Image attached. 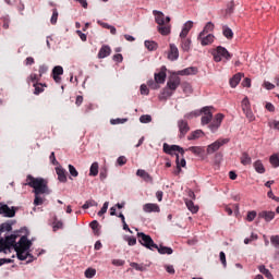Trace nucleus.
I'll return each instance as SVG.
<instances>
[{
	"label": "nucleus",
	"instance_id": "f257e3e1",
	"mask_svg": "<svg viewBox=\"0 0 279 279\" xmlns=\"http://www.w3.org/2000/svg\"><path fill=\"white\" fill-rule=\"evenodd\" d=\"M25 186H31L35 195H49V186L47 180L43 178H34L32 174L26 177Z\"/></svg>",
	"mask_w": 279,
	"mask_h": 279
},
{
	"label": "nucleus",
	"instance_id": "f03ea898",
	"mask_svg": "<svg viewBox=\"0 0 279 279\" xmlns=\"http://www.w3.org/2000/svg\"><path fill=\"white\" fill-rule=\"evenodd\" d=\"M180 84H182V80L180 78V76H170L166 87L159 95V99H169V97H172L173 93L178 90Z\"/></svg>",
	"mask_w": 279,
	"mask_h": 279
},
{
	"label": "nucleus",
	"instance_id": "7ed1b4c3",
	"mask_svg": "<svg viewBox=\"0 0 279 279\" xmlns=\"http://www.w3.org/2000/svg\"><path fill=\"white\" fill-rule=\"evenodd\" d=\"M214 60L216 62H228L232 60V54L228 51L222 46H218L214 51H213Z\"/></svg>",
	"mask_w": 279,
	"mask_h": 279
},
{
	"label": "nucleus",
	"instance_id": "20e7f679",
	"mask_svg": "<svg viewBox=\"0 0 279 279\" xmlns=\"http://www.w3.org/2000/svg\"><path fill=\"white\" fill-rule=\"evenodd\" d=\"M137 239L138 243H141V245H143L147 250H154V247H158V244L154 243V240L144 232H138Z\"/></svg>",
	"mask_w": 279,
	"mask_h": 279
},
{
	"label": "nucleus",
	"instance_id": "39448f33",
	"mask_svg": "<svg viewBox=\"0 0 279 279\" xmlns=\"http://www.w3.org/2000/svg\"><path fill=\"white\" fill-rule=\"evenodd\" d=\"M163 153L168 154V156H184V148L178 146V145H169L167 143L163 144Z\"/></svg>",
	"mask_w": 279,
	"mask_h": 279
},
{
	"label": "nucleus",
	"instance_id": "423d86ee",
	"mask_svg": "<svg viewBox=\"0 0 279 279\" xmlns=\"http://www.w3.org/2000/svg\"><path fill=\"white\" fill-rule=\"evenodd\" d=\"M223 119H226V116L223 113H217L214 117V119H211V121L209 122L208 129L210 130V132H213V134H215V132H217V130L221 128V123H223Z\"/></svg>",
	"mask_w": 279,
	"mask_h": 279
},
{
	"label": "nucleus",
	"instance_id": "0eeeda50",
	"mask_svg": "<svg viewBox=\"0 0 279 279\" xmlns=\"http://www.w3.org/2000/svg\"><path fill=\"white\" fill-rule=\"evenodd\" d=\"M230 143V138H219L213 144L207 146V154H215V151H219V148L223 147V145H228Z\"/></svg>",
	"mask_w": 279,
	"mask_h": 279
},
{
	"label": "nucleus",
	"instance_id": "6e6552de",
	"mask_svg": "<svg viewBox=\"0 0 279 279\" xmlns=\"http://www.w3.org/2000/svg\"><path fill=\"white\" fill-rule=\"evenodd\" d=\"M210 108L213 107H203L201 109V112L203 114L201 118L202 125H208L210 121H213V111H210Z\"/></svg>",
	"mask_w": 279,
	"mask_h": 279
},
{
	"label": "nucleus",
	"instance_id": "1a4fd4ad",
	"mask_svg": "<svg viewBox=\"0 0 279 279\" xmlns=\"http://www.w3.org/2000/svg\"><path fill=\"white\" fill-rule=\"evenodd\" d=\"M0 215L2 217L12 218L16 215V207H10L7 204L0 203Z\"/></svg>",
	"mask_w": 279,
	"mask_h": 279
},
{
	"label": "nucleus",
	"instance_id": "9d476101",
	"mask_svg": "<svg viewBox=\"0 0 279 279\" xmlns=\"http://www.w3.org/2000/svg\"><path fill=\"white\" fill-rule=\"evenodd\" d=\"M197 40H199L202 47H207V45H213L215 43V35L201 32L197 36Z\"/></svg>",
	"mask_w": 279,
	"mask_h": 279
},
{
	"label": "nucleus",
	"instance_id": "9b49d317",
	"mask_svg": "<svg viewBox=\"0 0 279 279\" xmlns=\"http://www.w3.org/2000/svg\"><path fill=\"white\" fill-rule=\"evenodd\" d=\"M32 247V241L27 239V235H23L19 242L14 245V250L29 251Z\"/></svg>",
	"mask_w": 279,
	"mask_h": 279
},
{
	"label": "nucleus",
	"instance_id": "f8f14e48",
	"mask_svg": "<svg viewBox=\"0 0 279 279\" xmlns=\"http://www.w3.org/2000/svg\"><path fill=\"white\" fill-rule=\"evenodd\" d=\"M153 14L155 16V23H157V25L159 26L165 25V23H171V17H165V13H162L161 11L154 10Z\"/></svg>",
	"mask_w": 279,
	"mask_h": 279
},
{
	"label": "nucleus",
	"instance_id": "ddd939ff",
	"mask_svg": "<svg viewBox=\"0 0 279 279\" xmlns=\"http://www.w3.org/2000/svg\"><path fill=\"white\" fill-rule=\"evenodd\" d=\"M178 128L180 132V138H184V136H186V134H189V131L191 130L186 120H179Z\"/></svg>",
	"mask_w": 279,
	"mask_h": 279
},
{
	"label": "nucleus",
	"instance_id": "4468645a",
	"mask_svg": "<svg viewBox=\"0 0 279 279\" xmlns=\"http://www.w3.org/2000/svg\"><path fill=\"white\" fill-rule=\"evenodd\" d=\"M60 75H64V69L62 65H56L52 69V78L54 80L56 84H60L62 82V77Z\"/></svg>",
	"mask_w": 279,
	"mask_h": 279
},
{
	"label": "nucleus",
	"instance_id": "2eb2a0df",
	"mask_svg": "<svg viewBox=\"0 0 279 279\" xmlns=\"http://www.w3.org/2000/svg\"><path fill=\"white\" fill-rule=\"evenodd\" d=\"M167 80V68L161 66L158 73H155V82L156 84H165Z\"/></svg>",
	"mask_w": 279,
	"mask_h": 279
},
{
	"label": "nucleus",
	"instance_id": "dca6fc26",
	"mask_svg": "<svg viewBox=\"0 0 279 279\" xmlns=\"http://www.w3.org/2000/svg\"><path fill=\"white\" fill-rule=\"evenodd\" d=\"M178 58H180V51L178 50V46H175V44H170L168 59H170L172 62H174V60H178Z\"/></svg>",
	"mask_w": 279,
	"mask_h": 279
},
{
	"label": "nucleus",
	"instance_id": "f3484780",
	"mask_svg": "<svg viewBox=\"0 0 279 279\" xmlns=\"http://www.w3.org/2000/svg\"><path fill=\"white\" fill-rule=\"evenodd\" d=\"M15 252L19 260H27V258H31L28 263H32V260H34V255L29 254L28 251L15 250Z\"/></svg>",
	"mask_w": 279,
	"mask_h": 279
},
{
	"label": "nucleus",
	"instance_id": "a211bd4d",
	"mask_svg": "<svg viewBox=\"0 0 279 279\" xmlns=\"http://www.w3.org/2000/svg\"><path fill=\"white\" fill-rule=\"evenodd\" d=\"M193 29V21H187L183 24L182 31L179 35V38H186L189 36V32Z\"/></svg>",
	"mask_w": 279,
	"mask_h": 279
},
{
	"label": "nucleus",
	"instance_id": "6ab92c4d",
	"mask_svg": "<svg viewBox=\"0 0 279 279\" xmlns=\"http://www.w3.org/2000/svg\"><path fill=\"white\" fill-rule=\"evenodd\" d=\"M144 213H160V206L156 203H146L143 205Z\"/></svg>",
	"mask_w": 279,
	"mask_h": 279
},
{
	"label": "nucleus",
	"instance_id": "aec40b11",
	"mask_svg": "<svg viewBox=\"0 0 279 279\" xmlns=\"http://www.w3.org/2000/svg\"><path fill=\"white\" fill-rule=\"evenodd\" d=\"M16 239H19V235H16L14 233L11 234V235L5 236L4 243L8 247V250H12V247L14 250V245H16Z\"/></svg>",
	"mask_w": 279,
	"mask_h": 279
},
{
	"label": "nucleus",
	"instance_id": "412c9836",
	"mask_svg": "<svg viewBox=\"0 0 279 279\" xmlns=\"http://www.w3.org/2000/svg\"><path fill=\"white\" fill-rule=\"evenodd\" d=\"M180 47L182 49V51H191V45H192V40L189 37H180Z\"/></svg>",
	"mask_w": 279,
	"mask_h": 279
},
{
	"label": "nucleus",
	"instance_id": "4be33fe9",
	"mask_svg": "<svg viewBox=\"0 0 279 279\" xmlns=\"http://www.w3.org/2000/svg\"><path fill=\"white\" fill-rule=\"evenodd\" d=\"M258 217L269 223V221H274L276 213L264 210L258 214Z\"/></svg>",
	"mask_w": 279,
	"mask_h": 279
},
{
	"label": "nucleus",
	"instance_id": "5701e85b",
	"mask_svg": "<svg viewBox=\"0 0 279 279\" xmlns=\"http://www.w3.org/2000/svg\"><path fill=\"white\" fill-rule=\"evenodd\" d=\"M242 77L243 73L234 74L229 81L231 88H236V86H239V84L241 83Z\"/></svg>",
	"mask_w": 279,
	"mask_h": 279
},
{
	"label": "nucleus",
	"instance_id": "b1692460",
	"mask_svg": "<svg viewBox=\"0 0 279 279\" xmlns=\"http://www.w3.org/2000/svg\"><path fill=\"white\" fill-rule=\"evenodd\" d=\"M196 73H197V68L190 66V68L178 71L177 75H182V76H184V75H196Z\"/></svg>",
	"mask_w": 279,
	"mask_h": 279
},
{
	"label": "nucleus",
	"instance_id": "393cba45",
	"mask_svg": "<svg viewBox=\"0 0 279 279\" xmlns=\"http://www.w3.org/2000/svg\"><path fill=\"white\" fill-rule=\"evenodd\" d=\"M56 173L58 175L59 182H62L63 184L66 182V170L62 167L56 168Z\"/></svg>",
	"mask_w": 279,
	"mask_h": 279
},
{
	"label": "nucleus",
	"instance_id": "a878e982",
	"mask_svg": "<svg viewBox=\"0 0 279 279\" xmlns=\"http://www.w3.org/2000/svg\"><path fill=\"white\" fill-rule=\"evenodd\" d=\"M112 50L110 49V46H102L98 52V58L101 60L104 58H108Z\"/></svg>",
	"mask_w": 279,
	"mask_h": 279
},
{
	"label": "nucleus",
	"instance_id": "bb28decb",
	"mask_svg": "<svg viewBox=\"0 0 279 279\" xmlns=\"http://www.w3.org/2000/svg\"><path fill=\"white\" fill-rule=\"evenodd\" d=\"M185 205H186L187 210L193 213V215H195L199 211V207L197 205H195V203H193V201H191V199H185Z\"/></svg>",
	"mask_w": 279,
	"mask_h": 279
},
{
	"label": "nucleus",
	"instance_id": "cd10ccee",
	"mask_svg": "<svg viewBox=\"0 0 279 279\" xmlns=\"http://www.w3.org/2000/svg\"><path fill=\"white\" fill-rule=\"evenodd\" d=\"M253 167L256 171V173H265L266 169H265V165H263V161L260 159H257L256 161H254Z\"/></svg>",
	"mask_w": 279,
	"mask_h": 279
},
{
	"label": "nucleus",
	"instance_id": "c85d7f7f",
	"mask_svg": "<svg viewBox=\"0 0 279 279\" xmlns=\"http://www.w3.org/2000/svg\"><path fill=\"white\" fill-rule=\"evenodd\" d=\"M222 34L228 40H232L234 38V32H232V28L228 25L222 26Z\"/></svg>",
	"mask_w": 279,
	"mask_h": 279
},
{
	"label": "nucleus",
	"instance_id": "c756f323",
	"mask_svg": "<svg viewBox=\"0 0 279 279\" xmlns=\"http://www.w3.org/2000/svg\"><path fill=\"white\" fill-rule=\"evenodd\" d=\"M202 136H204V131L195 130L187 136V141H197V138H202Z\"/></svg>",
	"mask_w": 279,
	"mask_h": 279
},
{
	"label": "nucleus",
	"instance_id": "7c9ffc66",
	"mask_svg": "<svg viewBox=\"0 0 279 279\" xmlns=\"http://www.w3.org/2000/svg\"><path fill=\"white\" fill-rule=\"evenodd\" d=\"M136 175H138V178H142L143 180H145V182H151V175L149 173H147V171L143 170V169H138L136 171Z\"/></svg>",
	"mask_w": 279,
	"mask_h": 279
},
{
	"label": "nucleus",
	"instance_id": "2f4dec72",
	"mask_svg": "<svg viewBox=\"0 0 279 279\" xmlns=\"http://www.w3.org/2000/svg\"><path fill=\"white\" fill-rule=\"evenodd\" d=\"M157 29L161 36H169L171 34V25H159Z\"/></svg>",
	"mask_w": 279,
	"mask_h": 279
},
{
	"label": "nucleus",
	"instance_id": "473e14b6",
	"mask_svg": "<svg viewBox=\"0 0 279 279\" xmlns=\"http://www.w3.org/2000/svg\"><path fill=\"white\" fill-rule=\"evenodd\" d=\"M154 250L158 251L159 254H168V255L173 254V248L169 246L157 245V247H154Z\"/></svg>",
	"mask_w": 279,
	"mask_h": 279
},
{
	"label": "nucleus",
	"instance_id": "72a5a7b5",
	"mask_svg": "<svg viewBox=\"0 0 279 279\" xmlns=\"http://www.w3.org/2000/svg\"><path fill=\"white\" fill-rule=\"evenodd\" d=\"M240 160L241 165H243L244 167H247V165H252V157H250V154L247 153H242Z\"/></svg>",
	"mask_w": 279,
	"mask_h": 279
},
{
	"label": "nucleus",
	"instance_id": "f704fd0d",
	"mask_svg": "<svg viewBox=\"0 0 279 279\" xmlns=\"http://www.w3.org/2000/svg\"><path fill=\"white\" fill-rule=\"evenodd\" d=\"M202 114V111L201 110H194V111H191V112H187L184 114V119L186 121H191V119H195L197 117H201Z\"/></svg>",
	"mask_w": 279,
	"mask_h": 279
},
{
	"label": "nucleus",
	"instance_id": "c9c22d12",
	"mask_svg": "<svg viewBox=\"0 0 279 279\" xmlns=\"http://www.w3.org/2000/svg\"><path fill=\"white\" fill-rule=\"evenodd\" d=\"M186 150L194 154V156H202V154H204V148L202 146H192L189 147Z\"/></svg>",
	"mask_w": 279,
	"mask_h": 279
},
{
	"label": "nucleus",
	"instance_id": "e433bc0d",
	"mask_svg": "<svg viewBox=\"0 0 279 279\" xmlns=\"http://www.w3.org/2000/svg\"><path fill=\"white\" fill-rule=\"evenodd\" d=\"M144 45L148 51H156L158 49V44L154 40H145Z\"/></svg>",
	"mask_w": 279,
	"mask_h": 279
},
{
	"label": "nucleus",
	"instance_id": "4c0bfd02",
	"mask_svg": "<svg viewBox=\"0 0 279 279\" xmlns=\"http://www.w3.org/2000/svg\"><path fill=\"white\" fill-rule=\"evenodd\" d=\"M98 174H99V163L98 162H93L90 168H89V175L95 178Z\"/></svg>",
	"mask_w": 279,
	"mask_h": 279
},
{
	"label": "nucleus",
	"instance_id": "58836bf2",
	"mask_svg": "<svg viewBox=\"0 0 279 279\" xmlns=\"http://www.w3.org/2000/svg\"><path fill=\"white\" fill-rule=\"evenodd\" d=\"M258 271H260L266 278L274 279V275L265 267V265L258 266Z\"/></svg>",
	"mask_w": 279,
	"mask_h": 279
},
{
	"label": "nucleus",
	"instance_id": "ea45409f",
	"mask_svg": "<svg viewBox=\"0 0 279 279\" xmlns=\"http://www.w3.org/2000/svg\"><path fill=\"white\" fill-rule=\"evenodd\" d=\"M40 74H36V73H32L28 78H27V82L29 84V82H32V84H38V82H40Z\"/></svg>",
	"mask_w": 279,
	"mask_h": 279
},
{
	"label": "nucleus",
	"instance_id": "a19ab883",
	"mask_svg": "<svg viewBox=\"0 0 279 279\" xmlns=\"http://www.w3.org/2000/svg\"><path fill=\"white\" fill-rule=\"evenodd\" d=\"M89 227L92 228V230L94 231V234L96 236H99L100 231H99V222L97 220H94L89 223Z\"/></svg>",
	"mask_w": 279,
	"mask_h": 279
},
{
	"label": "nucleus",
	"instance_id": "79ce46f5",
	"mask_svg": "<svg viewBox=\"0 0 279 279\" xmlns=\"http://www.w3.org/2000/svg\"><path fill=\"white\" fill-rule=\"evenodd\" d=\"M0 232H12V222L10 221L3 222L0 226Z\"/></svg>",
	"mask_w": 279,
	"mask_h": 279
},
{
	"label": "nucleus",
	"instance_id": "37998d69",
	"mask_svg": "<svg viewBox=\"0 0 279 279\" xmlns=\"http://www.w3.org/2000/svg\"><path fill=\"white\" fill-rule=\"evenodd\" d=\"M45 194H35L34 205L35 206H43L45 204V198L43 197Z\"/></svg>",
	"mask_w": 279,
	"mask_h": 279
},
{
	"label": "nucleus",
	"instance_id": "c03bdc74",
	"mask_svg": "<svg viewBox=\"0 0 279 279\" xmlns=\"http://www.w3.org/2000/svg\"><path fill=\"white\" fill-rule=\"evenodd\" d=\"M93 206H98L97 202L95 199H88L84 203L82 208L83 210H88V208H92Z\"/></svg>",
	"mask_w": 279,
	"mask_h": 279
},
{
	"label": "nucleus",
	"instance_id": "a18cd8bd",
	"mask_svg": "<svg viewBox=\"0 0 279 279\" xmlns=\"http://www.w3.org/2000/svg\"><path fill=\"white\" fill-rule=\"evenodd\" d=\"M214 31H215V24L213 22H207L202 32H204V34H208Z\"/></svg>",
	"mask_w": 279,
	"mask_h": 279
},
{
	"label": "nucleus",
	"instance_id": "49530a36",
	"mask_svg": "<svg viewBox=\"0 0 279 279\" xmlns=\"http://www.w3.org/2000/svg\"><path fill=\"white\" fill-rule=\"evenodd\" d=\"M183 93H185V95H191V93H193V87L189 84V83H182L181 85Z\"/></svg>",
	"mask_w": 279,
	"mask_h": 279
},
{
	"label": "nucleus",
	"instance_id": "de8ad7c7",
	"mask_svg": "<svg viewBox=\"0 0 279 279\" xmlns=\"http://www.w3.org/2000/svg\"><path fill=\"white\" fill-rule=\"evenodd\" d=\"M110 123L111 125H120V124H123V123H128V118H117V119H111L110 120Z\"/></svg>",
	"mask_w": 279,
	"mask_h": 279
},
{
	"label": "nucleus",
	"instance_id": "09e8293b",
	"mask_svg": "<svg viewBox=\"0 0 279 279\" xmlns=\"http://www.w3.org/2000/svg\"><path fill=\"white\" fill-rule=\"evenodd\" d=\"M269 162L272 167H275V169H277V167H279V157H278V155L270 156Z\"/></svg>",
	"mask_w": 279,
	"mask_h": 279
},
{
	"label": "nucleus",
	"instance_id": "8fccbe9b",
	"mask_svg": "<svg viewBox=\"0 0 279 279\" xmlns=\"http://www.w3.org/2000/svg\"><path fill=\"white\" fill-rule=\"evenodd\" d=\"M108 206H110L109 202H105L101 209L98 211V217H104L106 213H108Z\"/></svg>",
	"mask_w": 279,
	"mask_h": 279
},
{
	"label": "nucleus",
	"instance_id": "3c124183",
	"mask_svg": "<svg viewBox=\"0 0 279 279\" xmlns=\"http://www.w3.org/2000/svg\"><path fill=\"white\" fill-rule=\"evenodd\" d=\"M251 109H252V107L250 105V98L244 97V99L242 100V110H243V112L245 110H251Z\"/></svg>",
	"mask_w": 279,
	"mask_h": 279
},
{
	"label": "nucleus",
	"instance_id": "603ef678",
	"mask_svg": "<svg viewBox=\"0 0 279 279\" xmlns=\"http://www.w3.org/2000/svg\"><path fill=\"white\" fill-rule=\"evenodd\" d=\"M243 112L250 122L255 121L256 117H254V112H252V109H246Z\"/></svg>",
	"mask_w": 279,
	"mask_h": 279
},
{
	"label": "nucleus",
	"instance_id": "864d4df0",
	"mask_svg": "<svg viewBox=\"0 0 279 279\" xmlns=\"http://www.w3.org/2000/svg\"><path fill=\"white\" fill-rule=\"evenodd\" d=\"M97 270L94 268H87L85 270V278H95Z\"/></svg>",
	"mask_w": 279,
	"mask_h": 279
},
{
	"label": "nucleus",
	"instance_id": "5fc2aeb1",
	"mask_svg": "<svg viewBox=\"0 0 279 279\" xmlns=\"http://www.w3.org/2000/svg\"><path fill=\"white\" fill-rule=\"evenodd\" d=\"M270 243L276 247V250H279V235H271Z\"/></svg>",
	"mask_w": 279,
	"mask_h": 279
},
{
	"label": "nucleus",
	"instance_id": "6e6d98bb",
	"mask_svg": "<svg viewBox=\"0 0 279 279\" xmlns=\"http://www.w3.org/2000/svg\"><path fill=\"white\" fill-rule=\"evenodd\" d=\"M177 167H179L180 169H182V167H186V159L182 158L180 159V155H177Z\"/></svg>",
	"mask_w": 279,
	"mask_h": 279
},
{
	"label": "nucleus",
	"instance_id": "4d7b16f0",
	"mask_svg": "<svg viewBox=\"0 0 279 279\" xmlns=\"http://www.w3.org/2000/svg\"><path fill=\"white\" fill-rule=\"evenodd\" d=\"M69 171L72 178H77L80 175V172H77V169H75V166L73 165H69Z\"/></svg>",
	"mask_w": 279,
	"mask_h": 279
},
{
	"label": "nucleus",
	"instance_id": "13d9d810",
	"mask_svg": "<svg viewBox=\"0 0 279 279\" xmlns=\"http://www.w3.org/2000/svg\"><path fill=\"white\" fill-rule=\"evenodd\" d=\"M50 23L52 25H56V23H58V9L52 10V16L50 19Z\"/></svg>",
	"mask_w": 279,
	"mask_h": 279
},
{
	"label": "nucleus",
	"instance_id": "bf43d9fd",
	"mask_svg": "<svg viewBox=\"0 0 279 279\" xmlns=\"http://www.w3.org/2000/svg\"><path fill=\"white\" fill-rule=\"evenodd\" d=\"M131 267H133V269H136V271H145V266L138 264V263H131L130 264Z\"/></svg>",
	"mask_w": 279,
	"mask_h": 279
},
{
	"label": "nucleus",
	"instance_id": "052dcab7",
	"mask_svg": "<svg viewBox=\"0 0 279 279\" xmlns=\"http://www.w3.org/2000/svg\"><path fill=\"white\" fill-rule=\"evenodd\" d=\"M33 86L35 88V92H34L35 95H40V93H43V90H45L43 88V84L34 83Z\"/></svg>",
	"mask_w": 279,
	"mask_h": 279
},
{
	"label": "nucleus",
	"instance_id": "680f3d73",
	"mask_svg": "<svg viewBox=\"0 0 279 279\" xmlns=\"http://www.w3.org/2000/svg\"><path fill=\"white\" fill-rule=\"evenodd\" d=\"M140 121L142 123H151V116L143 114V116L140 117Z\"/></svg>",
	"mask_w": 279,
	"mask_h": 279
},
{
	"label": "nucleus",
	"instance_id": "e2e57ef3",
	"mask_svg": "<svg viewBox=\"0 0 279 279\" xmlns=\"http://www.w3.org/2000/svg\"><path fill=\"white\" fill-rule=\"evenodd\" d=\"M63 226L64 225L62 223V221L53 222L52 225L53 232H58V230H62Z\"/></svg>",
	"mask_w": 279,
	"mask_h": 279
},
{
	"label": "nucleus",
	"instance_id": "0e129e2a",
	"mask_svg": "<svg viewBox=\"0 0 279 279\" xmlns=\"http://www.w3.org/2000/svg\"><path fill=\"white\" fill-rule=\"evenodd\" d=\"M256 210H252L247 213L246 220L247 221H254L256 219Z\"/></svg>",
	"mask_w": 279,
	"mask_h": 279
},
{
	"label": "nucleus",
	"instance_id": "69168bd1",
	"mask_svg": "<svg viewBox=\"0 0 279 279\" xmlns=\"http://www.w3.org/2000/svg\"><path fill=\"white\" fill-rule=\"evenodd\" d=\"M47 71H49V66L43 64L39 66V77H43V75H45L47 73Z\"/></svg>",
	"mask_w": 279,
	"mask_h": 279
},
{
	"label": "nucleus",
	"instance_id": "338daca9",
	"mask_svg": "<svg viewBox=\"0 0 279 279\" xmlns=\"http://www.w3.org/2000/svg\"><path fill=\"white\" fill-rule=\"evenodd\" d=\"M140 90L141 95H149V88L145 84L141 85Z\"/></svg>",
	"mask_w": 279,
	"mask_h": 279
},
{
	"label": "nucleus",
	"instance_id": "774afa93",
	"mask_svg": "<svg viewBox=\"0 0 279 279\" xmlns=\"http://www.w3.org/2000/svg\"><path fill=\"white\" fill-rule=\"evenodd\" d=\"M269 126L272 128L274 130H279V121L274 120L272 122L269 123Z\"/></svg>",
	"mask_w": 279,
	"mask_h": 279
}]
</instances>
